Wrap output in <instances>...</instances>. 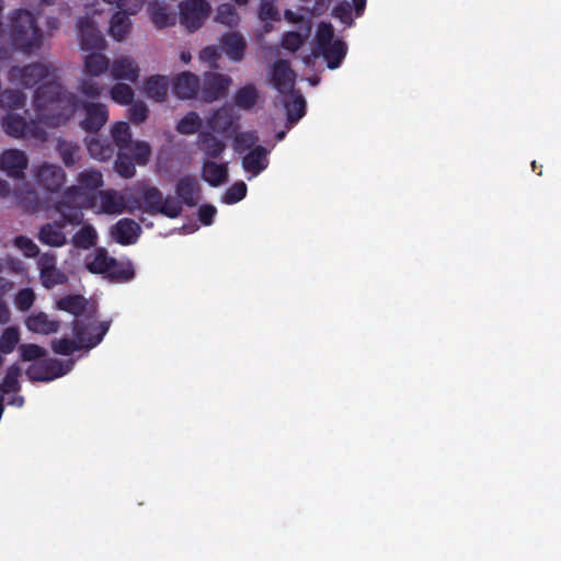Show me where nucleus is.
Instances as JSON below:
<instances>
[{
	"label": "nucleus",
	"instance_id": "obj_14",
	"mask_svg": "<svg viewBox=\"0 0 561 561\" xmlns=\"http://www.w3.org/2000/svg\"><path fill=\"white\" fill-rule=\"evenodd\" d=\"M296 75L290 68V64L286 59H278L272 66L271 82L272 85L280 93L288 94L295 85Z\"/></svg>",
	"mask_w": 561,
	"mask_h": 561
},
{
	"label": "nucleus",
	"instance_id": "obj_27",
	"mask_svg": "<svg viewBox=\"0 0 561 561\" xmlns=\"http://www.w3.org/2000/svg\"><path fill=\"white\" fill-rule=\"evenodd\" d=\"M207 126L213 131L225 134L233 129L234 117L228 107L222 106L207 118Z\"/></svg>",
	"mask_w": 561,
	"mask_h": 561
},
{
	"label": "nucleus",
	"instance_id": "obj_19",
	"mask_svg": "<svg viewBox=\"0 0 561 561\" xmlns=\"http://www.w3.org/2000/svg\"><path fill=\"white\" fill-rule=\"evenodd\" d=\"M199 185L195 176L184 175L180 178L175 185L178 198L188 207H194L199 198Z\"/></svg>",
	"mask_w": 561,
	"mask_h": 561
},
{
	"label": "nucleus",
	"instance_id": "obj_36",
	"mask_svg": "<svg viewBox=\"0 0 561 561\" xmlns=\"http://www.w3.org/2000/svg\"><path fill=\"white\" fill-rule=\"evenodd\" d=\"M110 282L127 283L135 277V268L130 261H117L105 275Z\"/></svg>",
	"mask_w": 561,
	"mask_h": 561
},
{
	"label": "nucleus",
	"instance_id": "obj_9",
	"mask_svg": "<svg viewBox=\"0 0 561 561\" xmlns=\"http://www.w3.org/2000/svg\"><path fill=\"white\" fill-rule=\"evenodd\" d=\"M69 369L70 365L65 368L59 359L47 358L31 364L26 376L32 381H50L66 375Z\"/></svg>",
	"mask_w": 561,
	"mask_h": 561
},
{
	"label": "nucleus",
	"instance_id": "obj_43",
	"mask_svg": "<svg viewBox=\"0 0 561 561\" xmlns=\"http://www.w3.org/2000/svg\"><path fill=\"white\" fill-rule=\"evenodd\" d=\"M115 171L125 179H130L136 173L135 161L126 150H118L115 163Z\"/></svg>",
	"mask_w": 561,
	"mask_h": 561
},
{
	"label": "nucleus",
	"instance_id": "obj_53",
	"mask_svg": "<svg viewBox=\"0 0 561 561\" xmlns=\"http://www.w3.org/2000/svg\"><path fill=\"white\" fill-rule=\"evenodd\" d=\"M182 202L174 197H163L159 207L158 214L164 215L168 218H178L182 213Z\"/></svg>",
	"mask_w": 561,
	"mask_h": 561
},
{
	"label": "nucleus",
	"instance_id": "obj_61",
	"mask_svg": "<svg viewBox=\"0 0 561 561\" xmlns=\"http://www.w3.org/2000/svg\"><path fill=\"white\" fill-rule=\"evenodd\" d=\"M305 42V36L298 32H288L285 34L282 45L285 49L290 51H297Z\"/></svg>",
	"mask_w": 561,
	"mask_h": 561
},
{
	"label": "nucleus",
	"instance_id": "obj_20",
	"mask_svg": "<svg viewBox=\"0 0 561 561\" xmlns=\"http://www.w3.org/2000/svg\"><path fill=\"white\" fill-rule=\"evenodd\" d=\"M220 45L230 60L239 62L244 58L247 42L240 33H225L220 38Z\"/></svg>",
	"mask_w": 561,
	"mask_h": 561
},
{
	"label": "nucleus",
	"instance_id": "obj_28",
	"mask_svg": "<svg viewBox=\"0 0 561 561\" xmlns=\"http://www.w3.org/2000/svg\"><path fill=\"white\" fill-rule=\"evenodd\" d=\"M197 146L205 156L211 159L219 158L226 149V144L210 131H199Z\"/></svg>",
	"mask_w": 561,
	"mask_h": 561
},
{
	"label": "nucleus",
	"instance_id": "obj_45",
	"mask_svg": "<svg viewBox=\"0 0 561 561\" xmlns=\"http://www.w3.org/2000/svg\"><path fill=\"white\" fill-rule=\"evenodd\" d=\"M26 95L20 90L7 89L0 91V105L11 110L24 107Z\"/></svg>",
	"mask_w": 561,
	"mask_h": 561
},
{
	"label": "nucleus",
	"instance_id": "obj_17",
	"mask_svg": "<svg viewBox=\"0 0 561 561\" xmlns=\"http://www.w3.org/2000/svg\"><path fill=\"white\" fill-rule=\"evenodd\" d=\"M201 88L199 78L190 72L183 71L178 75L172 82V90L176 98L182 100L194 99Z\"/></svg>",
	"mask_w": 561,
	"mask_h": 561
},
{
	"label": "nucleus",
	"instance_id": "obj_18",
	"mask_svg": "<svg viewBox=\"0 0 561 561\" xmlns=\"http://www.w3.org/2000/svg\"><path fill=\"white\" fill-rule=\"evenodd\" d=\"M140 68L136 61L128 56H121L111 65V76L115 80H127L136 82L139 78Z\"/></svg>",
	"mask_w": 561,
	"mask_h": 561
},
{
	"label": "nucleus",
	"instance_id": "obj_35",
	"mask_svg": "<svg viewBox=\"0 0 561 561\" xmlns=\"http://www.w3.org/2000/svg\"><path fill=\"white\" fill-rule=\"evenodd\" d=\"M287 121L289 124H296L306 114V101L301 94H290L288 100L284 101Z\"/></svg>",
	"mask_w": 561,
	"mask_h": 561
},
{
	"label": "nucleus",
	"instance_id": "obj_25",
	"mask_svg": "<svg viewBox=\"0 0 561 561\" xmlns=\"http://www.w3.org/2000/svg\"><path fill=\"white\" fill-rule=\"evenodd\" d=\"M169 90V79L167 76L153 75L144 82L145 94L157 102H163Z\"/></svg>",
	"mask_w": 561,
	"mask_h": 561
},
{
	"label": "nucleus",
	"instance_id": "obj_40",
	"mask_svg": "<svg viewBox=\"0 0 561 561\" xmlns=\"http://www.w3.org/2000/svg\"><path fill=\"white\" fill-rule=\"evenodd\" d=\"M98 239L95 229L90 226H83L72 236V244L78 249L88 250L92 248Z\"/></svg>",
	"mask_w": 561,
	"mask_h": 561
},
{
	"label": "nucleus",
	"instance_id": "obj_56",
	"mask_svg": "<svg viewBox=\"0 0 561 561\" xmlns=\"http://www.w3.org/2000/svg\"><path fill=\"white\" fill-rule=\"evenodd\" d=\"M22 360L30 362L42 358L46 355V350L37 344H21L19 347Z\"/></svg>",
	"mask_w": 561,
	"mask_h": 561
},
{
	"label": "nucleus",
	"instance_id": "obj_15",
	"mask_svg": "<svg viewBox=\"0 0 561 561\" xmlns=\"http://www.w3.org/2000/svg\"><path fill=\"white\" fill-rule=\"evenodd\" d=\"M28 159L19 149H7L0 154V170L13 179H23Z\"/></svg>",
	"mask_w": 561,
	"mask_h": 561
},
{
	"label": "nucleus",
	"instance_id": "obj_7",
	"mask_svg": "<svg viewBox=\"0 0 561 561\" xmlns=\"http://www.w3.org/2000/svg\"><path fill=\"white\" fill-rule=\"evenodd\" d=\"M53 66L48 64L34 62L24 67L13 66L9 70V79L24 88H33L42 80L50 77Z\"/></svg>",
	"mask_w": 561,
	"mask_h": 561
},
{
	"label": "nucleus",
	"instance_id": "obj_16",
	"mask_svg": "<svg viewBox=\"0 0 561 561\" xmlns=\"http://www.w3.org/2000/svg\"><path fill=\"white\" fill-rule=\"evenodd\" d=\"M67 225H70L66 219L61 216V220L47 222L43 225L37 233V239L41 243L53 247L60 248L67 243V237L64 232V229Z\"/></svg>",
	"mask_w": 561,
	"mask_h": 561
},
{
	"label": "nucleus",
	"instance_id": "obj_51",
	"mask_svg": "<svg viewBox=\"0 0 561 561\" xmlns=\"http://www.w3.org/2000/svg\"><path fill=\"white\" fill-rule=\"evenodd\" d=\"M20 341L19 330L14 327L7 328L0 336V350L4 354L11 353Z\"/></svg>",
	"mask_w": 561,
	"mask_h": 561
},
{
	"label": "nucleus",
	"instance_id": "obj_4",
	"mask_svg": "<svg viewBox=\"0 0 561 561\" xmlns=\"http://www.w3.org/2000/svg\"><path fill=\"white\" fill-rule=\"evenodd\" d=\"M71 325L75 340L68 337L53 340L50 346L54 353L62 356H69L76 351L83 348L91 350L95 347L102 342L103 337L107 333L111 322L104 321L100 323L99 327L95 328V330L99 331L95 335H90L88 333L90 322H87L83 319H73Z\"/></svg>",
	"mask_w": 561,
	"mask_h": 561
},
{
	"label": "nucleus",
	"instance_id": "obj_13",
	"mask_svg": "<svg viewBox=\"0 0 561 561\" xmlns=\"http://www.w3.org/2000/svg\"><path fill=\"white\" fill-rule=\"evenodd\" d=\"M80 46L83 50H103L106 46L105 39L101 31L95 26L94 22L89 18H80L77 23Z\"/></svg>",
	"mask_w": 561,
	"mask_h": 561
},
{
	"label": "nucleus",
	"instance_id": "obj_8",
	"mask_svg": "<svg viewBox=\"0 0 561 561\" xmlns=\"http://www.w3.org/2000/svg\"><path fill=\"white\" fill-rule=\"evenodd\" d=\"M82 112L80 127L88 133H98L108 121V110L103 103L78 101V107Z\"/></svg>",
	"mask_w": 561,
	"mask_h": 561
},
{
	"label": "nucleus",
	"instance_id": "obj_63",
	"mask_svg": "<svg viewBox=\"0 0 561 561\" xmlns=\"http://www.w3.org/2000/svg\"><path fill=\"white\" fill-rule=\"evenodd\" d=\"M217 214V208L211 204H204L198 208V220L205 225L210 226L214 221V218Z\"/></svg>",
	"mask_w": 561,
	"mask_h": 561
},
{
	"label": "nucleus",
	"instance_id": "obj_31",
	"mask_svg": "<svg viewBox=\"0 0 561 561\" xmlns=\"http://www.w3.org/2000/svg\"><path fill=\"white\" fill-rule=\"evenodd\" d=\"M100 51L101 50L91 51L84 57V72L90 77H99L110 69L108 58Z\"/></svg>",
	"mask_w": 561,
	"mask_h": 561
},
{
	"label": "nucleus",
	"instance_id": "obj_5",
	"mask_svg": "<svg viewBox=\"0 0 561 561\" xmlns=\"http://www.w3.org/2000/svg\"><path fill=\"white\" fill-rule=\"evenodd\" d=\"M39 122L38 119L27 121L20 114L9 112L2 118V128L7 135L16 139L31 137L43 141L46 139L47 134L45 129L41 127Z\"/></svg>",
	"mask_w": 561,
	"mask_h": 561
},
{
	"label": "nucleus",
	"instance_id": "obj_21",
	"mask_svg": "<svg viewBox=\"0 0 561 561\" xmlns=\"http://www.w3.org/2000/svg\"><path fill=\"white\" fill-rule=\"evenodd\" d=\"M115 264L116 259L110 256L105 248H98L85 257V267L92 274L106 275Z\"/></svg>",
	"mask_w": 561,
	"mask_h": 561
},
{
	"label": "nucleus",
	"instance_id": "obj_11",
	"mask_svg": "<svg viewBox=\"0 0 561 561\" xmlns=\"http://www.w3.org/2000/svg\"><path fill=\"white\" fill-rule=\"evenodd\" d=\"M231 78L218 73L208 72L204 76L203 84H201V98L204 102L211 103L226 96Z\"/></svg>",
	"mask_w": 561,
	"mask_h": 561
},
{
	"label": "nucleus",
	"instance_id": "obj_47",
	"mask_svg": "<svg viewBox=\"0 0 561 561\" xmlns=\"http://www.w3.org/2000/svg\"><path fill=\"white\" fill-rule=\"evenodd\" d=\"M111 99L121 105H128L134 100V90L126 83H115L110 90Z\"/></svg>",
	"mask_w": 561,
	"mask_h": 561
},
{
	"label": "nucleus",
	"instance_id": "obj_57",
	"mask_svg": "<svg viewBox=\"0 0 561 561\" xmlns=\"http://www.w3.org/2000/svg\"><path fill=\"white\" fill-rule=\"evenodd\" d=\"M35 298L36 296L32 288H23L15 296V307L21 311H27L33 306Z\"/></svg>",
	"mask_w": 561,
	"mask_h": 561
},
{
	"label": "nucleus",
	"instance_id": "obj_50",
	"mask_svg": "<svg viewBox=\"0 0 561 561\" xmlns=\"http://www.w3.org/2000/svg\"><path fill=\"white\" fill-rule=\"evenodd\" d=\"M257 141L259 137L255 131H240L234 136L233 148L237 152L242 153L251 149Z\"/></svg>",
	"mask_w": 561,
	"mask_h": 561
},
{
	"label": "nucleus",
	"instance_id": "obj_1",
	"mask_svg": "<svg viewBox=\"0 0 561 561\" xmlns=\"http://www.w3.org/2000/svg\"><path fill=\"white\" fill-rule=\"evenodd\" d=\"M33 106L38 121L49 127H59L77 111L78 99L67 93L61 83L50 80L35 90Z\"/></svg>",
	"mask_w": 561,
	"mask_h": 561
},
{
	"label": "nucleus",
	"instance_id": "obj_58",
	"mask_svg": "<svg viewBox=\"0 0 561 561\" xmlns=\"http://www.w3.org/2000/svg\"><path fill=\"white\" fill-rule=\"evenodd\" d=\"M149 110L142 101L130 103L129 118L134 124H140L148 118Z\"/></svg>",
	"mask_w": 561,
	"mask_h": 561
},
{
	"label": "nucleus",
	"instance_id": "obj_42",
	"mask_svg": "<svg viewBox=\"0 0 561 561\" xmlns=\"http://www.w3.org/2000/svg\"><path fill=\"white\" fill-rule=\"evenodd\" d=\"M203 121L201 116L192 111L185 114L176 124V131L182 135H194L202 128Z\"/></svg>",
	"mask_w": 561,
	"mask_h": 561
},
{
	"label": "nucleus",
	"instance_id": "obj_49",
	"mask_svg": "<svg viewBox=\"0 0 561 561\" xmlns=\"http://www.w3.org/2000/svg\"><path fill=\"white\" fill-rule=\"evenodd\" d=\"M247 192L248 187L244 182H236L227 188L222 196V202L228 205L236 204L245 197Z\"/></svg>",
	"mask_w": 561,
	"mask_h": 561
},
{
	"label": "nucleus",
	"instance_id": "obj_59",
	"mask_svg": "<svg viewBox=\"0 0 561 561\" xmlns=\"http://www.w3.org/2000/svg\"><path fill=\"white\" fill-rule=\"evenodd\" d=\"M332 15L340 20L343 24L350 26L353 24L352 5L347 1L337 3L332 11Z\"/></svg>",
	"mask_w": 561,
	"mask_h": 561
},
{
	"label": "nucleus",
	"instance_id": "obj_54",
	"mask_svg": "<svg viewBox=\"0 0 561 561\" xmlns=\"http://www.w3.org/2000/svg\"><path fill=\"white\" fill-rule=\"evenodd\" d=\"M78 89L84 96L96 99L103 93L105 87L92 78H84L79 82Z\"/></svg>",
	"mask_w": 561,
	"mask_h": 561
},
{
	"label": "nucleus",
	"instance_id": "obj_62",
	"mask_svg": "<svg viewBox=\"0 0 561 561\" xmlns=\"http://www.w3.org/2000/svg\"><path fill=\"white\" fill-rule=\"evenodd\" d=\"M333 28L330 24H322L317 33V44L319 48H323L333 44Z\"/></svg>",
	"mask_w": 561,
	"mask_h": 561
},
{
	"label": "nucleus",
	"instance_id": "obj_29",
	"mask_svg": "<svg viewBox=\"0 0 561 561\" xmlns=\"http://www.w3.org/2000/svg\"><path fill=\"white\" fill-rule=\"evenodd\" d=\"M89 301L82 295H67L57 300V308L81 319L87 311Z\"/></svg>",
	"mask_w": 561,
	"mask_h": 561
},
{
	"label": "nucleus",
	"instance_id": "obj_39",
	"mask_svg": "<svg viewBox=\"0 0 561 561\" xmlns=\"http://www.w3.org/2000/svg\"><path fill=\"white\" fill-rule=\"evenodd\" d=\"M111 134L118 150H126L133 142L130 126L126 122L115 123L111 128Z\"/></svg>",
	"mask_w": 561,
	"mask_h": 561
},
{
	"label": "nucleus",
	"instance_id": "obj_23",
	"mask_svg": "<svg viewBox=\"0 0 561 561\" xmlns=\"http://www.w3.org/2000/svg\"><path fill=\"white\" fill-rule=\"evenodd\" d=\"M140 230V226L135 220L123 218L114 226L113 234L119 244L128 245L137 241Z\"/></svg>",
	"mask_w": 561,
	"mask_h": 561
},
{
	"label": "nucleus",
	"instance_id": "obj_55",
	"mask_svg": "<svg viewBox=\"0 0 561 561\" xmlns=\"http://www.w3.org/2000/svg\"><path fill=\"white\" fill-rule=\"evenodd\" d=\"M13 244L21 250L26 257H36L39 254L38 247L26 236H16L13 239Z\"/></svg>",
	"mask_w": 561,
	"mask_h": 561
},
{
	"label": "nucleus",
	"instance_id": "obj_10",
	"mask_svg": "<svg viewBox=\"0 0 561 561\" xmlns=\"http://www.w3.org/2000/svg\"><path fill=\"white\" fill-rule=\"evenodd\" d=\"M56 261V255L48 252L44 253L37 261L39 279L46 289H51L68 282V276L57 267Z\"/></svg>",
	"mask_w": 561,
	"mask_h": 561
},
{
	"label": "nucleus",
	"instance_id": "obj_32",
	"mask_svg": "<svg viewBox=\"0 0 561 561\" xmlns=\"http://www.w3.org/2000/svg\"><path fill=\"white\" fill-rule=\"evenodd\" d=\"M320 50L327 61L328 68L336 69L346 56L347 46L343 41L336 39L333 44L320 48Z\"/></svg>",
	"mask_w": 561,
	"mask_h": 561
},
{
	"label": "nucleus",
	"instance_id": "obj_60",
	"mask_svg": "<svg viewBox=\"0 0 561 561\" xmlns=\"http://www.w3.org/2000/svg\"><path fill=\"white\" fill-rule=\"evenodd\" d=\"M259 16L262 21L279 20V12L274 5V0H261Z\"/></svg>",
	"mask_w": 561,
	"mask_h": 561
},
{
	"label": "nucleus",
	"instance_id": "obj_48",
	"mask_svg": "<svg viewBox=\"0 0 561 561\" xmlns=\"http://www.w3.org/2000/svg\"><path fill=\"white\" fill-rule=\"evenodd\" d=\"M126 151L131 156L133 160L139 164L145 165L151 156V148L145 141H135L131 142L130 146L126 149Z\"/></svg>",
	"mask_w": 561,
	"mask_h": 561
},
{
	"label": "nucleus",
	"instance_id": "obj_37",
	"mask_svg": "<svg viewBox=\"0 0 561 561\" xmlns=\"http://www.w3.org/2000/svg\"><path fill=\"white\" fill-rule=\"evenodd\" d=\"M21 376V368L18 364H12L7 368L5 375L0 382V394L16 393L20 391L21 386L19 377Z\"/></svg>",
	"mask_w": 561,
	"mask_h": 561
},
{
	"label": "nucleus",
	"instance_id": "obj_22",
	"mask_svg": "<svg viewBox=\"0 0 561 561\" xmlns=\"http://www.w3.org/2000/svg\"><path fill=\"white\" fill-rule=\"evenodd\" d=\"M25 325L31 332L48 335L58 332L60 322L49 319L44 311H38L26 318Z\"/></svg>",
	"mask_w": 561,
	"mask_h": 561
},
{
	"label": "nucleus",
	"instance_id": "obj_34",
	"mask_svg": "<svg viewBox=\"0 0 561 561\" xmlns=\"http://www.w3.org/2000/svg\"><path fill=\"white\" fill-rule=\"evenodd\" d=\"M131 23L126 12L113 14L110 23V33L118 42L124 41L130 32Z\"/></svg>",
	"mask_w": 561,
	"mask_h": 561
},
{
	"label": "nucleus",
	"instance_id": "obj_33",
	"mask_svg": "<svg viewBox=\"0 0 561 561\" xmlns=\"http://www.w3.org/2000/svg\"><path fill=\"white\" fill-rule=\"evenodd\" d=\"M100 208L103 213L114 215L122 214L125 209L124 198L115 191L106 190L99 192Z\"/></svg>",
	"mask_w": 561,
	"mask_h": 561
},
{
	"label": "nucleus",
	"instance_id": "obj_12",
	"mask_svg": "<svg viewBox=\"0 0 561 561\" xmlns=\"http://www.w3.org/2000/svg\"><path fill=\"white\" fill-rule=\"evenodd\" d=\"M35 181L44 191L58 193L66 182V173L61 167L43 163L35 172Z\"/></svg>",
	"mask_w": 561,
	"mask_h": 561
},
{
	"label": "nucleus",
	"instance_id": "obj_30",
	"mask_svg": "<svg viewBox=\"0 0 561 561\" xmlns=\"http://www.w3.org/2000/svg\"><path fill=\"white\" fill-rule=\"evenodd\" d=\"M260 98L259 90L253 83H248L236 90L233 94V103L237 107L250 111L252 110Z\"/></svg>",
	"mask_w": 561,
	"mask_h": 561
},
{
	"label": "nucleus",
	"instance_id": "obj_38",
	"mask_svg": "<svg viewBox=\"0 0 561 561\" xmlns=\"http://www.w3.org/2000/svg\"><path fill=\"white\" fill-rule=\"evenodd\" d=\"M150 20L158 28H164L174 23V16L169 13L167 5L161 3L150 4L148 8Z\"/></svg>",
	"mask_w": 561,
	"mask_h": 561
},
{
	"label": "nucleus",
	"instance_id": "obj_52",
	"mask_svg": "<svg viewBox=\"0 0 561 561\" xmlns=\"http://www.w3.org/2000/svg\"><path fill=\"white\" fill-rule=\"evenodd\" d=\"M57 149L66 167L70 168L76 164L79 152V147L77 145L67 141H60Z\"/></svg>",
	"mask_w": 561,
	"mask_h": 561
},
{
	"label": "nucleus",
	"instance_id": "obj_24",
	"mask_svg": "<svg viewBox=\"0 0 561 561\" xmlns=\"http://www.w3.org/2000/svg\"><path fill=\"white\" fill-rule=\"evenodd\" d=\"M268 165L267 151L263 146H256L242 159L243 169L252 176L259 175Z\"/></svg>",
	"mask_w": 561,
	"mask_h": 561
},
{
	"label": "nucleus",
	"instance_id": "obj_3",
	"mask_svg": "<svg viewBox=\"0 0 561 561\" xmlns=\"http://www.w3.org/2000/svg\"><path fill=\"white\" fill-rule=\"evenodd\" d=\"M10 41L14 49L32 53L43 44L42 31L33 13L16 9L10 15Z\"/></svg>",
	"mask_w": 561,
	"mask_h": 561
},
{
	"label": "nucleus",
	"instance_id": "obj_6",
	"mask_svg": "<svg viewBox=\"0 0 561 561\" xmlns=\"http://www.w3.org/2000/svg\"><path fill=\"white\" fill-rule=\"evenodd\" d=\"M211 11L207 0H184L180 4V22L190 32L197 31Z\"/></svg>",
	"mask_w": 561,
	"mask_h": 561
},
{
	"label": "nucleus",
	"instance_id": "obj_46",
	"mask_svg": "<svg viewBox=\"0 0 561 561\" xmlns=\"http://www.w3.org/2000/svg\"><path fill=\"white\" fill-rule=\"evenodd\" d=\"M216 20L224 25L234 27L239 24L240 16L233 4L221 3L217 9Z\"/></svg>",
	"mask_w": 561,
	"mask_h": 561
},
{
	"label": "nucleus",
	"instance_id": "obj_44",
	"mask_svg": "<svg viewBox=\"0 0 561 561\" xmlns=\"http://www.w3.org/2000/svg\"><path fill=\"white\" fill-rule=\"evenodd\" d=\"M88 151L93 158L106 161L113 157L115 150L111 142L93 138L88 142Z\"/></svg>",
	"mask_w": 561,
	"mask_h": 561
},
{
	"label": "nucleus",
	"instance_id": "obj_41",
	"mask_svg": "<svg viewBox=\"0 0 561 561\" xmlns=\"http://www.w3.org/2000/svg\"><path fill=\"white\" fill-rule=\"evenodd\" d=\"M162 199L163 195L158 187L148 186L142 190L141 201L146 211L149 214H158Z\"/></svg>",
	"mask_w": 561,
	"mask_h": 561
},
{
	"label": "nucleus",
	"instance_id": "obj_2",
	"mask_svg": "<svg viewBox=\"0 0 561 561\" xmlns=\"http://www.w3.org/2000/svg\"><path fill=\"white\" fill-rule=\"evenodd\" d=\"M77 181L78 185L67 187L53 203V208L71 226L82 224V209L92 204L94 192L103 186V175L98 170H84Z\"/></svg>",
	"mask_w": 561,
	"mask_h": 561
},
{
	"label": "nucleus",
	"instance_id": "obj_64",
	"mask_svg": "<svg viewBox=\"0 0 561 561\" xmlns=\"http://www.w3.org/2000/svg\"><path fill=\"white\" fill-rule=\"evenodd\" d=\"M144 7V0H122L119 3V11L126 12L128 16L130 14H136Z\"/></svg>",
	"mask_w": 561,
	"mask_h": 561
},
{
	"label": "nucleus",
	"instance_id": "obj_26",
	"mask_svg": "<svg viewBox=\"0 0 561 561\" xmlns=\"http://www.w3.org/2000/svg\"><path fill=\"white\" fill-rule=\"evenodd\" d=\"M202 178L210 186L217 187L228 180L227 163H216L214 161H204L202 167Z\"/></svg>",
	"mask_w": 561,
	"mask_h": 561
}]
</instances>
